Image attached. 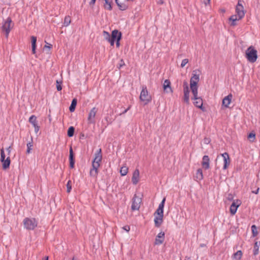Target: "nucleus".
Returning a JSON list of instances; mask_svg holds the SVG:
<instances>
[{"label":"nucleus","mask_w":260,"mask_h":260,"mask_svg":"<svg viewBox=\"0 0 260 260\" xmlns=\"http://www.w3.org/2000/svg\"><path fill=\"white\" fill-rule=\"evenodd\" d=\"M128 168L126 167H122L121 168L120 173L121 176H125L127 174Z\"/></svg>","instance_id":"58836bf2"},{"label":"nucleus","mask_w":260,"mask_h":260,"mask_svg":"<svg viewBox=\"0 0 260 260\" xmlns=\"http://www.w3.org/2000/svg\"><path fill=\"white\" fill-rule=\"evenodd\" d=\"M141 202V199L138 198L135 194L133 198V202L131 206V209L133 211L138 210L140 207V203Z\"/></svg>","instance_id":"6e6552de"},{"label":"nucleus","mask_w":260,"mask_h":260,"mask_svg":"<svg viewBox=\"0 0 260 260\" xmlns=\"http://www.w3.org/2000/svg\"><path fill=\"white\" fill-rule=\"evenodd\" d=\"M220 155L223 157L224 161V165L223 169L226 170L230 164L231 160L228 153L224 152L220 154Z\"/></svg>","instance_id":"2eb2a0df"},{"label":"nucleus","mask_w":260,"mask_h":260,"mask_svg":"<svg viewBox=\"0 0 260 260\" xmlns=\"http://www.w3.org/2000/svg\"><path fill=\"white\" fill-rule=\"evenodd\" d=\"M188 62V59H184L182 60L181 64V67L183 68Z\"/></svg>","instance_id":"a18cd8bd"},{"label":"nucleus","mask_w":260,"mask_h":260,"mask_svg":"<svg viewBox=\"0 0 260 260\" xmlns=\"http://www.w3.org/2000/svg\"><path fill=\"white\" fill-rule=\"evenodd\" d=\"M238 19V16L237 15H233L231 16L229 20L232 21V23H231V26H235L236 25V21Z\"/></svg>","instance_id":"c756f323"},{"label":"nucleus","mask_w":260,"mask_h":260,"mask_svg":"<svg viewBox=\"0 0 260 260\" xmlns=\"http://www.w3.org/2000/svg\"><path fill=\"white\" fill-rule=\"evenodd\" d=\"M77 104V100L76 98L73 99L69 107V110L71 112H73L75 110Z\"/></svg>","instance_id":"cd10ccee"},{"label":"nucleus","mask_w":260,"mask_h":260,"mask_svg":"<svg viewBox=\"0 0 260 260\" xmlns=\"http://www.w3.org/2000/svg\"><path fill=\"white\" fill-rule=\"evenodd\" d=\"M202 166L205 170L210 168V158L208 155H204L202 158Z\"/></svg>","instance_id":"f3484780"},{"label":"nucleus","mask_w":260,"mask_h":260,"mask_svg":"<svg viewBox=\"0 0 260 260\" xmlns=\"http://www.w3.org/2000/svg\"><path fill=\"white\" fill-rule=\"evenodd\" d=\"M191 92L193 94V97L191 98L192 100L193 99H197V98H198V87L197 88H190Z\"/></svg>","instance_id":"e433bc0d"},{"label":"nucleus","mask_w":260,"mask_h":260,"mask_svg":"<svg viewBox=\"0 0 260 260\" xmlns=\"http://www.w3.org/2000/svg\"><path fill=\"white\" fill-rule=\"evenodd\" d=\"M259 188H257L256 190L252 191V192L255 194H257L258 193Z\"/></svg>","instance_id":"13d9d810"},{"label":"nucleus","mask_w":260,"mask_h":260,"mask_svg":"<svg viewBox=\"0 0 260 260\" xmlns=\"http://www.w3.org/2000/svg\"><path fill=\"white\" fill-rule=\"evenodd\" d=\"M242 254H243V253H242V251L238 250L233 254V258H235V259H236L238 260H240L242 257Z\"/></svg>","instance_id":"473e14b6"},{"label":"nucleus","mask_w":260,"mask_h":260,"mask_svg":"<svg viewBox=\"0 0 260 260\" xmlns=\"http://www.w3.org/2000/svg\"><path fill=\"white\" fill-rule=\"evenodd\" d=\"M163 88L164 91L167 93L173 92V90L171 86V82L169 79L165 80L163 84Z\"/></svg>","instance_id":"a211bd4d"},{"label":"nucleus","mask_w":260,"mask_h":260,"mask_svg":"<svg viewBox=\"0 0 260 260\" xmlns=\"http://www.w3.org/2000/svg\"><path fill=\"white\" fill-rule=\"evenodd\" d=\"M183 90H189V87H188V84L186 81H184L183 82Z\"/></svg>","instance_id":"c03bdc74"},{"label":"nucleus","mask_w":260,"mask_h":260,"mask_svg":"<svg viewBox=\"0 0 260 260\" xmlns=\"http://www.w3.org/2000/svg\"><path fill=\"white\" fill-rule=\"evenodd\" d=\"M46 45L44 47V49H50L52 47V45L45 41Z\"/></svg>","instance_id":"de8ad7c7"},{"label":"nucleus","mask_w":260,"mask_h":260,"mask_svg":"<svg viewBox=\"0 0 260 260\" xmlns=\"http://www.w3.org/2000/svg\"><path fill=\"white\" fill-rule=\"evenodd\" d=\"M122 228L124 230L126 231L127 232H129L130 230V227L129 225H125L123 226Z\"/></svg>","instance_id":"3c124183"},{"label":"nucleus","mask_w":260,"mask_h":260,"mask_svg":"<svg viewBox=\"0 0 260 260\" xmlns=\"http://www.w3.org/2000/svg\"><path fill=\"white\" fill-rule=\"evenodd\" d=\"M257 50L254 49L253 46H251L246 51V57L250 62L253 63L256 61L257 58Z\"/></svg>","instance_id":"f03ea898"},{"label":"nucleus","mask_w":260,"mask_h":260,"mask_svg":"<svg viewBox=\"0 0 260 260\" xmlns=\"http://www.w3.org/2000/svg\"><path fill=\"white\" fill-rule=\"evenodd\" d=\"M71 22V19L70 16H66L64 18L63 24L64 26H68Z\"/></svg>","instance_id":"4c0bfd02"},{"label":"nucleus","mask_w":260,"mask_h":260,"mask_svg":"<svg viewBox=\"0 0 260 260\" xmlns=\"http://www.w3.org/2000/svg\"><path fill=\"white\" fill-rule=\"evenodd\" d=\"M56 89L57 91H60L62 89L61 83L62 82L56 80Z\"/></svg>","instance_id":"79ce46f5"},{"label":"nucleus","mask_w":260,"mask_h":260,"mask_svg":"<svg viewBox=\"0 0 260 260\" xmlns=\"http://www.w3.org/2000/svg\"><path fill=\"white\" fill-rule=\"evenodd\" d=\"M165 234L163 232H161L158 234L155 239L154 245H159L162 244L165 240Z\"/></svg>","instance_id":"f8f14e48"},{"label":"nucleus","mask_w":260,"mask_h":260,"mask_svg":"<svg viewBox=\"0 0 260 260\" xmlns=\"http://www.w3.org/2000/svg\"><path fill=\"white\" fill-rule=\"evenodd\" d=\"M108 42L110 43L111 46H113L115 41L113 40H109Z\"/></svg>","instance_id":"5fc2aeb1"},{"label":"nucleus","mask_w":260,"mask_h":260,"mask_svg":"<svg viewBox=\"0 0 260 260\" xmlns=\"http://www.w3.org/2000/svg\"><path fill=\"white\" fill-rule=\"evenodd\" d=\"M154 216L155 217L154 219L155 226L156 228H159V227H160V226L161 225V224H162V223L163 222L164 216H160V215H155Z\"/></svg>","instance_id":"6ab92c4d"},{"label":"nucleus","mask_w":260,"mask_h":260,"mask_svg":"<svg viewBox=\"0 0 260 260\" xmlns=\"http://www.w3.org/2000/svg\"><path fill=\"white\" fill-rule=\"evenodd\" d=\"M120 33H121L120 31H119L117 29H114L112 31L111 35L110 37V40H113L115 41H116L118 40V38L119 37V35Z\"/></svg>","instance_id":"5701e85b"},{"label":"nucleus","mask_w":260,"mask_h":260,"mask_svg":"<svg viewBox=\"0 0 260 260\" xmlns=\"http://www.w3.org/2000/svg\"><path fill=\"white\" fill-rule=\"evenodd\" d=\"M200 246L201 247H205V246H206V244H200Z\"/></svg>","instance_id":"bf43d9fd"},{"label":"nucleus","mask_w":260,"mask_h":260,"mask_svg":"<svg viewBox=\"0 0 260 260\" xmlns=\"http://www.w3.org/2000/svg\"><path fill=\"white\" fill-rule=\"evenodd\" d=\"M115 3L120 10L124 11L127 9L128 5L125 3H121L119 2V0H115Z\"/></svg>","instance_id":"b1692460"},{"label":"nucleus","mask_w":260,"mask_h":260,"mask_svg":"<svg viewBox=\"0 0 260 260\" xmlns=\"http://www.w3.org/2000/svg\"><path fill=\"white\" fill-rule=\"evenodd\" d=\"M127 1H134V0H126Z\"/></svg>","instance_id":"0e129e2a"},{"label":"nucleus","mask_w":260,"mask_h":260,"mask_svg":"<svg viewBox=\"0 0 260 260\" xmlns=\"http://www.w3.org/2000/svg\"><path fill=\"white\" fill-rule=\"evenodd\" d=\"M102 160V149H99L94 154V158L92 161V169L90 171V175L96 177L99 173L98 168Z\"/></svg>","instance_id":"f257e3e1"},{"label":"nucleus","mask_w":260,"mask_h":260,"mask_svg":"<svg viewBox=\"0 0 260 260\" xmlns=\"http://www.w3.org/2000/svg\"><path fill=\"white\" fill-rule=\"evenodd\" d=\"M200 80L199 74H197V71H193L192 76L190 80V88H197L198 83Z\"/></svg>","instance_id":"423d86ee"},{"label":"nucleus","mask_w":260,"mask_h":260,"mask_svg":"<svg viewBox=\"0 0 260 260\" xmlns=\"http://www.w3.org/2000/svg\"><path fill=\"white\" fill-rule=\"evenodd\" d=\"M260 246V242H255L253 247V255H256L259 253V247Z\"/></svg>","instance_id":"c85d7f7f"},{"label":"nucleus","mask_w":260,"mask_h":260,"mask_svg":"<svg viewBox=\"0 0 260 260\" xmlns=\"http://www.w3.org/2000/svg\"><path fill=\"white\" fill-rule=\"evenodd\" d=\"M24 228L28 230H33L37 226L38 222L35 218H25L23 220Z\"/></svg>","instance_id":"20e7f679"},{"label":"nucleus","mask_w":260,"mask_h":260,"mask_svg":"<svg viewBox=\"0 0 260 260\" xmlns=\"http://www.w3.org/2000/svg\"><path fill=\"white\" fill-rule=\"evenodd\" d=\"M122 38V33H120L119 35V37L118 38V40L115 41L116 42V47L118 48L120 46V41Z\"/></svg>","instance_id":"37998d69"},{"label":"nucleus","mask_w":260,"mask_h":260,"mask_svg":"<svg viewBox=\"0 0 260 260\" xmlns=\"http://www.w3.org/2000/svg\"><path fill=\"white\" fill-rule=\"evenodd\" d=\"M124 64H125V63H124V60L122 59H121L120 60V63H119V67L118 68L120 69L122 66H124Z\"/></svg>","instance_id":"8fccbe9b"},{"label":"nucleus","mask_w":260,"mask_h":260,"mask_svg":"<svg viewBox=\"0 0 260 260\" xmlns=\"http://www.w3.org/2000/svg\"><path fill=\"white\" fill-rule=\"evenodd\" d=\"M140 100L144 102V105H147L151 102V96L148 93V91L146 86H143L140 95Z\"/></svg>","instance_id":"7ed1b4c3"},{"label":"nucleus","mask_w":260,"mask_h":260,"mask_svg":"<svg viewBox=\"0 0 260 260\" xmlns=\"http://www.w3.org/2000/svg\"><path fill=\"white\" fill-rule=\"evenodd\" d=\"M28 121L34 126L35 132L37 134L40 129V126L38 124L37 117L35 115H31L29 117Z\"/></svg>","instance_id":"ddd939ff"},{"label":"nucleus","mask_w":260,"mask_h":260,"mask_svg":"<svg viewBox=\"0 0 260 260\" xmlns=\"http://www.w3.org/2000/svg\"><path fill=\"white\" fill-rule=\"evenodd\" d=\"M186 260V259H185Z\"/></svg>","instance_id":"338daca9"},{"label":"nucleus","mask_w":260,"mask_h":260,"mask_svg":"<svg viewBox=\"0 0 260 260\" xmlns=\"http://www.w3.org/2000/svg\"><path fill=\"white\" fill-rule=\"evenodd\" d=\"M105 3L104 5V8L105 9L108 10L109 11L112 10V0H104Z\"/></svg>","instance_id":"bb28decb"},{"label":"nucleus","mask_w":260,"mask_h":260,"mask_svg":"<svg viewBox=\"0 0 260 260\" xmlns=\"http://www.w3.org/2000/svg\"><path fill=\"white\" fill-rule=\"evenodd\" d=\"M139 171L138 169L135 170L133 174L132 178V182L134 184L136 185L139 182Z\"/></svg>","instance_id":"aec40b11"},{"label":"nucleus","mask_w":260,"mask_h":260,"mask_svg":"<svg viewBox=\"0 0 260 260\" xmlns=\"http://www.w3.org/2000/svg\"><path fill=\"white\" fill-rule=\"evenodd\" d=\"M204 3L205 5H207V4H210V0H204Z\"/></svg>","instance_id":"4d7b16f0"},{"label":"nucleus","mask_w":260,"mask_h":260,"mask_svg":"<svg viewBox=\"0 0 260 260\" xmlns=\"http://www.w3.org/2000/svg\"><path fill=\"white\" fill-rule=\"evenodd\" d=\"M196 177L199 180H201L203 179V171L201 169H199L197 170Z\"/></svg>","instance_id":"7c9ffc66"},{"label":"nucleus","mask_w":260,"mask_h":260,"mask_svg":"<svg viewBox=\"0 0 260 260\" xmlns=\"http://www.w3.org/2000/svg\"><path fill=\"white\" fill-rule=\"evenodd\" d=\"M251 231H252V236L253 237H256L258 234V232L257 231V227L255 225H252L251 227Z\"/></svg>","instance_id":"c9c22d12"},{"label":"nucleus","mask_w":260,"mask_h":260,"mask_svg":"<svg viewBox=\"0 0 260 260\" xmlns=\"http://www.w3.org/2000/svg\"><path fill=\"white\" fill-rule=\"evenodd\" d=\"M204 142L205 144H209L210 142V139L208 138H205L204 139Z\"/></svg>","instance_id":"09e8293b"},{"label":"nucleus","mask_w":260,"mask_h":260,"mask_svg":"<svg viewBox=\"0 0 260 260\" xmlns=\"http://www.w3.org/2000/svg\"><path fill=\"white\" fill-rule=\"evenodd\" d=\"M49 257L48 256H46L44 257V260H48Z\"/></svg>","instance_id":"052dcab7"},{"label":"nucleus","mask_w":260,"mask_h":260,"mask_svg":"<svg viewBox=\"0 0 260 260\" xmlns=\"http://www.w3.org/2000/svg\"><path fill=\"white\" fill-rule=\"evenodd\" d=\"M98 112V109L95 107H93L89 112L88 116V121L89 123H94V117L95 116L96 113Z\"/></svg>","instance_id":"9d476101"},{"label":"nucleus","mask_w":260,"mask_h":260,"mask_svg":"<svg viewBox=\"0 0 260 260\" xmlns=\"http://www.w3.org/2000/svg\"><path fill=\"white\" fill-rule=\"evenodd\" d=\"M247 138L251 142H253L255 139V134L254 132L250 133L247 136Z\"/></svg>","instance_id":"f704fd0d"},{"label":"nucleus","mask_w":260,"mask_h":260,"mask_svg":"<svg viewBox=\"0 0 260 260\" xmlns=\"http://www.w3.org/2000/svg\"><path fill=\"white\" fill-rule=\"evenodd\" d=\"M130 108H131V106H129L126 109L124 110V111L122 113H121L120 115L125 114L126 112H127V111L128 110H129L130 109Z\"/></svg>","instance_id":"6e6d98bb"},{"label":"nucleus","mask_w":260,"mask_h":260,"mask_svg":"<svg viewBox=\"0 0 260 260\" xmlns=\"http://www.w3.org/2000/svg\"><path fill=\"white\" fill-rule=\"evenodd\" d=\"M227 199L229 201H232L233 200V196L232 194H228V196L227 197Z\"/></svg>","instance_id":"603ef678"},{"label":"nucleus","mask_w":260,"mask_h":260,"mask_svg":"<svg viewBox=\"0 0 260 260\" xmlns=\"http://www.w3.org/2000/svg\"><path fill=\"white\" fill-rule=\"evenodd\" d=\"M86 0H83V3H85Z\"/></svg>","instance_id":"e2e57ef3"},{"label":"nucleus","mask_w":260,"mask_h":260,"mask_svg":"<svg viewBox=\"0 0 260 260\" xmlns=\"http://www.w3.org/2000/svg\"><path fill=\"white\" fill-rule=\"evenodd\" d=\"M183 102L188 105L189 104V90H183Z\"/></svg>","instance_id":"a878e982"},{"label":"nucleus","mask_w":260,"mask_h":260,"mask_svg":"<svg viewBox=\"0 0 260 260\" xmlns=\"http://www.w3.org/2000/svg\"><path fill=\"white\" fill-rule=\"evenodd\" d=\"M232 99V95L231 94H229L228 96H225L222 100V105L225 107H229V105L231 102V100Z\"/></svg>","instance_id":"4be33fe9"},{"label":"nucleus","mask_w":260,"mask_h":260,"mask_svg":"<svg viewBox=\"0 0 260 260\" xmlns=\"http://www.w3.org/2000/svg\"><path fill=\"white\" fill-rule=\"evenodd\" d=\"M72 260H75V258H74V257H73V258H72Z\"/></svg>","instance_id":"69168bd1"},{"label":"nucleus","mask_w":260,"mask_h":260,"mask_svg":"<svg viewBox=\"0 0 260 260\" xmlns=\"http://www.w3.org/2000/svg\"><path fill=\"white\" fill-rule=\"evenodd\" d=\"M193 100L196 101L193 102V104L195 106L202 110H204V108L203 107V100L201 97H198L197 98V99H193Z\"/></svg>","instance_id":"412c9836"},{"label":"nucleus","mask_w":260,"mask_h":260,"mask_svg":"<svg viewBox=\"0 0 260 260\" xmlns=\"http://www.w3.org/2000/svg\"><path fill=\"white\" fill-rule=\"evenodd\" d=\"M31 47H32V53L35 54L36 53V50L37 47V37L35 36H32L31 37Z\"/></svg>","instance_id":"393cba45"},{"label":"nucleus","mask_w":260,"mask_h":260,"mask_svg":"<svg viewBox=\"0 0 260 260\" xmlns=\"http://www.w3.org/2000/svg\"><path fill=\"white\" fill-rule=\"evenodd\" d=\"M6 155L4 148L1 149V161L2 163V167L4 170H7L10 167L11 159L9 156L6 159Z\"/></svg>","instance_id":"39448f33"},{"label":"nucleus","mask_w":260,"mask_h":260,"mask_svg":"<svg viewBox=\"0 0 260 260\" xmlns=\"http://www.w3.org/2000/svg\"><path fill=\"white\" fill-rule=\"evenodd\" d=\"M67 192L68 193H70L72 189V182L71 180H69L68 181V183L67 184Z\"/></svg>","instance_id":"ea45409f"},{"label":"nucleus","mask_w":260,"mask_h":260,"mask_svg":"<svg viewBox=\"0 0 260 260\" xmlns=\"http://www.w3.org/2000/svg\"><path fill=\"white\" fill-rule=\"evenodd\" d=\"M75 132V127L73 126H71L69 127L67 132V135L69 137H72L74 136Z\"/></svg>","instance_id":"72a5a7b5"},{"label":"nucleus","mask_w":260,"mask_h":260,"mask_svg":"<svg viewBox=\"0 0 260 260\" xmlns=\"http://www.w3.org/2000/svg\"><path fill=\"white\" fill-rule=\"evenodd\" d=\"M7 151L8 152V154L10 155L11 151V147L9 146L6 149Z\"/></svg>","instance_id":"864d4df0"},{"label":"nucleus","mask_w":260,"mask_h":260,"mask_svg":"<svg viewBox=\"0 0 260 260\" xmlns=\"http://www.w3.org/2000/svg\"><path fill=\"white\" fill-rule=\"evenodd\" d=\"M96 0H90L89 2V5L90 8H93L95 5V3Z\"/></svg>","instance_id":"49530a36"},{"label":"nucleus","mask_w":260,"mask_h":260,"mask_svg":"<svg viewBox=\"0 0 260 260\" xmlns=\"http://www.w3.org/2000/svg\"><path fill=\"white\" fill-rule=\"evenodd\" d=\"M241 1H238V4L236 6V12L238 16V19H241L245 16V11L244 10V7L241 3Z\"/></svg>","instance_id":"0eeeda50"},{"label":"nucleus","mask_w":260,"mask_h":260,"mask_svg":"<svg viewBox=\"0 0 260 260\" xmlns=\"http://www.w3.org/2000/svg\"><path fill=\"white\" fill-rule=\"evenodd\" d=\"M84 137V135L83 134H81L80 135V138H83Z\"/></svg>","instance_id":"680f3d73"},{"label":"nucleus","mask_w":260,"mask_h":260,"mask_svg":"<svg viewBox=\"0 0 260 260\" xmlns=\"http://www.w3.org/2000/svg\"><path fill=\"white\" fill-rule=\"evenodd\" d=\"M241 204L240 200H237L236 202L233 201L230 207V213L232 215H235L237 212V208Z\"/></svg>","instance_id":"9b49d317"},{"label":"nucleus","mask_w":260,"mask_h":260,"mask_svg":"<svg viewBox=\"0 0 260 260\" xmlns=\"http://www.w3.org/2000/svg\"><path fill=\"white\" fill-rule=\"evenodd\" d=\"M103 36L105 38V39L107 40L108 41L110 40V37H111V35H110V34L108 32H107L106 31H103Z\"/></svg>","instance_id":"a19ab883"},{"label":"nucleus","mask_w":260,"mask_h":260,"mask_svg":"<svg viewBox=\"0 0 260 260\" xmlns=\"http://www.w3.org/2000/svg\"><path fill=\"white\" fill-rule=\"evenodd\" d=\"M12 20L11 18L8 17L6 21L2 26V29L3 30L5 31L7 38L8 37L10 31V24Z\"/></svg>","instance_id":"1a4fd4ad"},{"label":"nucleus","mask_w":260,"mask_h":260,"mask_svg":"<svg viewBox=\"0 0 260 260\" xmlns=\"http://www.w3.org/2000/svg\"><path fill=\"white\" fill-rule=\"evenodd\" d=\"M32 147H33V140H32V138L31 137L30 141L28 142L27 143L26 153L29 154L30 153V151L32 149Z\"/></svg>","instance_id":"2f4dec72"},{"label":"nucleus","mask_w":260,"mask_h":260,"mask_svg":"<svg viewBox=\"0 0 260 260\" xmlns=\"http://www.w3.org/2000/svg\"><path fill=\"white\" fill-rule=\"evenodd\" d=\"M166 201V198H164L159 204L158 208L154 213V215H157L160 216H164V208Z\"/></svg>","instance_id":"4468645a"},{"label":"nucleus","mask_w":260,"mask_h":260,"mask_svg":"<svg viewBox=\"0 0 260 260\" xmlns=\"http://www.w3.org/2000/svg\"><path fill=\"white\" fill-rule=\"evenodd\" d=\"M70 154H69V161H70V167L72 169L75 167V156L73 152V150L72 146L70 148Z\"/></svg>","instance_id":"dca6fc26"}]
</instances>
